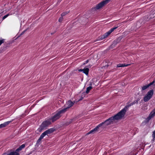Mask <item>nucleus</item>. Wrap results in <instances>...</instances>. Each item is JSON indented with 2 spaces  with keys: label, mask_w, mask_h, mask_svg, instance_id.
<instances>
[{
  "label": "nucleus",
  "mask_w": 155,
  "mask_h": 155,
  "mask_svg": "<svg viewBox=\"0 0 155 155\" xmlns=\"http://www.w3.org/2000/svg\"><path fill=\"white\" fill-rule=\"evenodd\" d=\"M92 88V87L91 86H89L87 88V89H86V92L87 94H88L90 91L91 90Z\"/></svg>",
  "instance_id": "16"
},
{
  "label": "nucleus",
  "mask_w": 155,
  "mask_h": 155,
  "mask_svg": "<svg viewBox=\"0 0 155 155\" xmlns=\"http://www.w3.org/2000/svg\"><path fill=\"white\" fill-rule=\"evenodd\" d=\"M74 102H73L71 101H68L66 104V108H64L59 111V117L60 115L62 114L65 113L67 110V109L71 107L74 104Z\"/></svg>",
  "instance_id": "2"
},
{
  "label": "nucleus",
  "mask_w": 155,
  "mask_h": 155,
  "mask_svg": "<svg viewBox=\"0 0 155 155\" xmlns=\"http://www.w3.org/2000/svg\"><path fill=\"white\" fill-rule=\"evenodd\" d=\"M155 115V109H154L150 114L148 117H147L146 120L148 121L151 119Z\"/></svg>",
  "instance_id": "8"
},
{
  "label": "nucleus",
  "mask_w": 155,
  "mask_h": 155,
  "mask_svg": "<svg viewBox=\"0 0 155 155\" xmlns=\"http://www.w3.org/2000/svg\"><path fill=\"white\" fill-rule=\"evenodd\" d=\"M51 120H49L44 121L40 125V127L38 128V130L39 132H41L45 127L48 126L51 124Z\"/></svg>",
  "instance_id": "4"
},
{
  "label": "nucleus",
  "mask_w": 155,
  "mask_h": 155,
  "mask_svg": "<svg viewBox=\"0 0 155 155\" xmlns=\"http://www.w3.org/2000/svg\"><path fill=\"white\" fill-rule=\"evenodd\" d=\"M130 65V64H118L117 65V67H122L127 66Z\"/></svg>",
  "instance_id": "13"
},
{
  "label": "nucleus",
  "mask_w": 155,
  "mask_h": 155,
  "mask_svg": "<svg viewBox=\"0 0 155 155\" xmlns=\"http://www.w3.org/2000/svg\"><path fill=\"white\" fill-rule=\"evenodd\" d=\"M79 71H83V69H80L78 70Z\"/></svg>",
  "instance_id": "22"
},
{
  "label": "nucleus",
  "mask_w": 155,
  "mask_h": 155,
  "mask_svg": "<svg viewBox=\"0 0 155 155\" xmlns=\"http://www.w3.org/2000/svg\"><path fill=\"white\" fill-rule=\"evenodd\" d=\"M137 102V101H134L130 104L125 106L123 109L117 114L109 118L104 122L99 124L94 129L87 133V134L88 135L91 134L95 133L99 131V129L100 128L103 129L109 125L116 123L117 120L121 119L122 118L124 117L126 111L130 106Z\"/></svg>",
  "instance_id": "1"
},
{
  "label": "nucleus",
  "mask_w": 155,
  "mask_h": 155,
  "mask_svg": "<svg viewBox=\"0 0 155 155\" xmlns=\"http://www.w3.org/2000/svg\"><path fill=\"white\" fill-rule=\"evenodd\" d=\"M11 122V121H8L1 124L0 125V129L5 127L7 126Z\"/></svg>",
  "instance_id": "10"
},
{
  "label": "nucleus",
  "mask_w": 155,
  "mask_h": 155,
  "mask_svg": "<svg viewBox=\"0 0 155 155\" xmlns=\"http://www.w3.org/2000/svg\"><path fill=\"white\" fill-rule=\"evenodd\" d=\"M25 31H26V30H25V31H23V32H22L21 33V34L20 35H23V34L24 33V32H25Z\"/></svg>",
  "instance_id": "23"
},
{
  "label": "nucleus",
  "mask_w": 155,
  "mask_h": 155,
  "mask_svg": "<svg viewBox=\"0 0 155 155\" xmlns=\"http://www.w3.org/2000/svg\"><path fill=\"white\" fill-rule=\"evenodd\" d=\"M9 15V14H8L5 16H4L3 18H2V20H3L4 19H5V18H6L8 15Z\"/></svg>",
  "instance_id": "18"
},
{
  "label": "nucleus",
  "mask_w": 155,
  "mask_h": 155,
  "mask_svg": "<svg viewBox=\"0 0 155 155\" xmlns=\"http://www.w3.org/2000/svg\"><path fill=\"white\" fill-rule=\"evenodd\" d=\"M58 101H60L61 102H62V101H61V100H60L59 99L58 100Z\"/></svg>",
  "instance_id": "28"
},
{
  "label": "nucleus",
  "mask_w": 155,
  "mask_h": 155,
  "mask_svg": "<svg viewBox=\"0 0 155 155\" xmlns=\"http://www.w3.org/2000/svg\"><path fill=\"white\" fill-rule=\"evenodd\" d=\"M83 97H81V98L80 99H79V100H78V101H80V100H82V99H83Z\"/></svg>",
  "instance_id": "24"
},
{
  "label": "nucleus",
  "mask_w": 155,
  "mask_h": 155,
  "mask_svg": "<svg viewBox=\"0 0 155 155\" xmlns=\"http://www.w3.org/2000/svg\"><path fill=\"white\" fill-rule=\"evenodd\" d=\"M11 43H7L8 44V45H9L11 44Z\"/></svg>",
  "instance_id": "26"
},
{
  "label": "nucleus",
  "mask_w": 155,
  "mask_h": 155,
  "mask_svg": "<svg viewBox=\"0 0 155 155\" xmlns=\"http://www.w3.org/2000/svg\"><path fill=\"white\" fill-rule=\"evenodd\" d=\"M153 94V91L152 90L148 91L145 95L143 98L144 102H147L152 97Z\"/></svg>",
  "instance_id": "5"
},
{
  "label": "nucleus",
  "mask_w": 155,
  "mask_h": 155,
  "mask_svg": "<svg viewBox=\"0 0 155 155\" xmlns=\"http://www.w3.org/2000/svg\"><path fill=\"white\" fill-rule=\"evenodd\" d=\"M7 153H4L2 155H6ZM7 155H18V154L15 152H13L8 153Z\"/></svg>",
  "instance_id": "15"
},
{
  "label": "nucleus",
  "mask_w": 155,
  "mask_h": 155,
  "mask_svg": "<svg viewBox=\"0 0 155 155\" xmlns=\"http://www.w3.org/2000/svg\"><path fill=\"white\" fill-rule=\"evenodd\" d=\"M110 0H104L98 4L94 8L95 10H98L109 2Z\"/></svg>",
  "instance_id": "6"
},
{
  "label": "nucleus",
  "mask_w": 155,
  "mask_h": 155,
  "mask_svg": "<svg viewBox=\"0 0 155 155\" xmlns=\"http://www.w3.org/2000/svg\"><path fill=\"white\" fill-rule=\"evenodd\" d=\"M88 60H87L86 61V63H87L88 62Z\"/></svg>",
  "instance_id": "27"
},
{
  "label": "nucleus",
  "mask_w": 155,
  "mask_h": 155,
  "mask_svg": "<svg viewBox=\"0 0 155 155\" xmlns=\"http://www.w3.org/2000/svg\"><path fill=\"white\" fill-rule=\"evenodd\" d=\"M117 27H114L111 28L109 31L106 33L102 37L101 39L105 38H107L109 35L114 30L117 28Z\"/></svg>",
  "instance_id": "7"
},
{
  "label": "nucleus",
  "mask_w": 155,
  "mask_h": 155,
  "mask_svg": "<svg viewBox=\"0 0 155 155\" xmlns=\"http://www.w3.org/2000/svg\"><path fill=\"white\" fill-rule=\"evenodd\" d=\"M5 39H0V46L1 45L4 43V42H5Z\"/></svg>",
  "instance_id": "17"
},
{
  "label": "nucleus",
  "mask_w": 155,
  "mask_h": 155,
  "mask_svg": "<svg viewBox=\"0 0 155 155\" xmlns=\"http://www.w3.org/2000/svg\"><path fill=\"white\" fill-rule=\"evenodd\" d=\"M58 118V113H57L54 115L53 116L51 120L53 122H54Z\"/></svg>",
  "instance_id": "12"
},
{
  "label": "nucleus",
  "mask_w": 155,
  "mask_h": 155,
  "mask_svg": "<svg viewBox=\"0 0 155 155\" xmlns=\"http://www.w3.org/2000/svg\"><path fill=\"white\" fill-rule=\"evenodd\" d=\"M67 14V13L66 12H64L61 14V16L62 17H63V16H64V15H65Z\"/></svg>",
  "instance_id": "20"
},
{
  "label": "nucleus",
  "mask_w": 155,
  "mask_h": 155,
  "mask_svg": "<svg viewBox=\"0 0 155 155\" xmlns=\"http://www.w3.org/2000/svg\"><path fill=\"white\" fill-rule=\"evenodd\" d=\"M154 82V81H153L152 82L150 83L149 84H148L147 85H145L143 86L142 87V90H145L148 87H149L150 86V85H152Z\"/></svg>",
  "instance_id": "11"
},
{
  "label": "nucleus",
  "mask_w": 155,
  "mask_h": 155,
  "mask_svg": "<svg viewBox=\"0 0 155 155\" xmlns=\"http://www.w3.org/2000/svg\"><path fill=\"white\" fill-rule=\"evenodd\" d=\"M54 131V130L52 128L49 129L45 131V132L43 133L40 136V137L37 141V143H39L41 142V140L45 135L52 133Z\"/></svg>",
  "instance_id": "3"
},
{
  "label": "nucleus",
  "mask_w": 155,
  "mask_h": 155,
  "mask_svg": "<svg viewBox=\"0 0 155 155\" xmlns=\"http://www.w3.org/2000/svg\"><path fill=\"white\" fill-rule=\"evenodd\" d=\"M152 137L153 138V139H154L155 138V130L153 132Z\"/></svg>",
  "instance_id": "19"
},
{
  "label": "nucleus",
  "mask_w": 155,
  "mask_h": 155,
  "mask_svg": "<svg viewBox=\"0 0 155 155\" xmlns=\"http://www.w3.org/2000/svg\"><path fill=\"white\" fill-rule=\"evenodd\" d=\"M25 147V145L24 144H23L21 145L17 149L15 152H15L18 154V155H19V153H18V152L21 150L22 149L24 148Z\"/></svg>",
  "instance_id": "9"
},
{
  "label": "nucleus",
  "mask_w": 155,
  "mask_h": 155,
  "mask_svg": "<svg viewBox=\"0 0 155 155\" xmlns=\"http://www.w3.org/2000/svg\"><path fill=\"white\" fill-rule=\"evenodd\" d=\"M63 19V17L61 16L60 17V18L59 19V22H61L62 21Z\"/></svg>",
  "instance_id": "21"
},
{
  "label": "nucleus",
  "mask_w": 155,
  "mask_h": 155,
  "mask_svg": "<svg viewBox=\"0 0 155 155\" xmlns=\"http://www.w3.org/2000/svg\"><path fill=\"white\" fill-rule=\"evenodd\" d=\"M83 72L86 75L88 74L89 72V69L88 68H84L83 69Z\"/></svg>",
  "instance_id": "14"
},
{
  "label": "nucleus",
  "mask_w": 155,
  "mask_h": 155,
  "mask_svg": "<svg viewBox=\"0 0 155 155\" xmlns=\"http://www.w3.org/2000/svg\"><path fill=\"white\" fill-rule=\"evenodd\" d=\"M11 43H7L8 44V45H9L11 44Z\"/></svg>",
  "instance_id": "25"
},
{
  "label": "nucleus",
  "mask_w": 155,
  "mask_h": 155,
  "mask_svg": "<svg viewBox=\"0 0 155 155\" xmlns=\"http://www.w3.org/2000/svg\"><path fill=\"white\" fill-rule=\"evenodd\" d=\"M22 115H23V116H24V114H22Z\"/></svg>",
  "instance_id": "29"
}]
</instances>
